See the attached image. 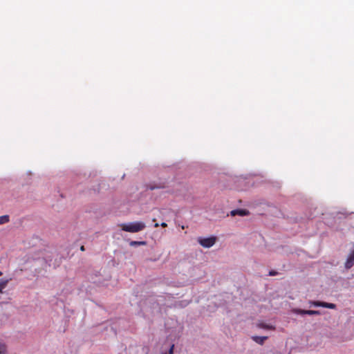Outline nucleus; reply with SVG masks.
<instances>
[{"label": "nucleus", "mask_w": 354, "mask_h": 354, "mask_svg": "<svg viewBox=\"0 0 354 354\" xmlns=\"http://www.w3.org/2000/svg\"><path fill=\"white\" fill-rule=\"evenodd\" d=\"M293 312L296 314L299 315H319L320 312L319 310H301V309H294Z\"/></svg>", "instance_id": "20e7f679"}, {"label": "nucleus", "mask_w": 354, "mask_h": 354, "mask_svg": "<svg viewBox=\"0 0 354 354\" xmlns=\"http://www.w3.org/2000/svg\"><path fill=\"white\" fill-rule=\"evenodd\" d=\"M249 214V212L246 209H234L230 212V215L232 216L239 215V216H247Z\"/></svg>", "instance_id": "423d86ee"}, {"label": "nucleus", "mask_w": 354, "mask_h": 354, "mask_svg": "<svg viewBox=\"0 0 354 354\" xmlns=\"http://www.w3.org/2000/svg\"><path fill=\"white\" fill-rule=\"evenodd\" d=\"M154 227H159V224L158 223H156L155 225H154Z\"/></svg>", "instance_id": "a211bd4d"}, {"label": "nucleus", "mask_w": 354, "mask_h": 354, "mask_svg": "<svg viewBox=\"0 0 354 354\" xmlns=\"http://www.w3.org/2000/svg\"><path fill=\"white\" fill-rule=\"evenodd\" d=\"M122 230L131 233H136L143 230L145 227V223L142 221H136L129 223H121L119 225Z\"/></svg>", "instance_id": "f257e3e1"}, {"label": "nucleus", "mask_w": 354, "mask_h": 354, "mask_svg": "<svg viewBox=\"0 0 354 354\" xmlns=\"http://www.w3.org/2000/svg\"><path fill=\"white\" fill-rule=\"evenodd\" d=\"M164 187H165V185L163 183H160L158 185H150V187H149L150 189H151V190L155 189H162Z\"/></svg>", "instance_id": "f8f14e48"}, {"label": "nucleus", "mask_w": 354, "mask_h": 354, "mask_svg": "<svg viewBox=\"0 0 354 354\" xmlns=\"http://www.w3.org/2000/svg\"><path fill=\"white\" fill-rule=\"evenodd\" d=\"M174 344H172L169 349L168 353H165V354H174Z\"/></svg>", "instance_id": "4468645a"}, {"label": "nucleus", "mask_w": 354, "mask_h": 354, "mask_svg": "<svg viewBox=\"0 0 354 354\" xmlns=\"http://www.w3.org/2000/svg\"><path fill=\"white\" fill-rule=\"evenodd\" d=\"M354 266V250L349 254L346 263L345 268L350 269Z\"/></svg>", "instance_id": "39448f33"}, {"label": "nucleus", "mask_w": 354, "mask_h": 354, "mask_svg": "<svg viewBox=\"0 0 354 354\" xmlns=\"http://www.w3.org/2000/svg\"><path fill=\"white\" fill-rule=\"evenodd\" d=\"M310 304L316 307H324L330 309H335L336 308V305L332 303H327L324 301H311Z\"/></svg>", "instance_id": "7ed1b4c3"}, {"label": "nucleus", "mask_w": 354, "mask_h": 354, "mask_svg": "<svg viewBox=\"0 0 354 354\" xmlns=\"http://www.w3.org/2000/svg\"><path fill=\"white\" fill-rule=\"evenodd\" d=\"M80 250H81V251H84V250H85V248H84V245H82V246L80 247Z\"/></svg>", "instance_id": "f3484780"}, {"label": "nucleus", "mask_w": 354, "mask_h": 354, "mask_svg": "<svg viewBox=\"0 0 354 354\" xmlns=\"http://www.w3.org/2000/svg\"><path fill=\"white\" fill-rule=\"evenodd\" d=\"M145 244H146L145 241H132L130 243V245H131V246L143 245H145Z\"/></svg>", "instance_id": "9d476101"}, {"label": "nucleus", "mask_w": 354, "mask_h": 354, "mask_svg": "<svg viewBox=\"0 0 354 354\" xmlns=\"http://www.w3.org/2000/svg\"><path fill=\"white\" fill-rule=\"evenodd\" d=\"M216 239L214 236H211L208 238H202L199 237L198 239V242L201 245L203 248H209L214 245L216 243Z\"/></svg>", "instance_id": "f03ea898"}, {"label": "nucleus", "mask_w": 354, "mask_h": 354, "mask_svg": "<svg viewBox=\"0 0 354 354\" xmlns=\"http://www.w3.org/2000/svg\"><path fill=\"white\" fill-rule=\"evenodd\" d=\"M6 353V346L5 344L0 342V354Z\"/></svg>", "instance_id": "9b49d317"}, {"label": "nucleus", "mask_w": 354, "mask_h": 354, "mask_svg": "<svg viewBox=\"0 0 354 354\" xmlns=\"http://www.w3.org/2000/svg\"><path fill=\"white\" fill-rule=\"evenodd\" d=\"M9 222V216L4 215L0 216V225L5 224Z\"/></svg>", "instance_id": "1a4fd4ad"}, {"label": "nucleus", "mask_w": 354, "mask_h": 354, "mask_svg": "<svg viewBox=\"0 0 354 354\" xmlns=\"http://www.w3.org/2000/svg\"><path fill=\"white\" fill-rule=\"evenodd\" d=\"M252 339L259 344H263L266 339H268L267 336H253Z\"/></svg>", "instance_id": "0eeeda50"}, {"label": "nucleus", "mask_w": 354, "mask_h": 354, "mask_svg": "<svg viewBox=\"0 0 354 354\" xmlns=\"http://www.w3.org/2000/svg\"><path fill=\"white\" fill-rule=\"evenodd\" d=\"M277 274V272L271 270L269 272V276H275Z\"/></svg>", "instance_id": "2eb2a0df"}, {"label": "nucleus", "mask_w": 354, "mask_h": 354, "mask_svg": "<svg viewBox=\"0 0 354 354\" xmlns=\"http://www.w3.org/2000/svg\"><path fill=\"white\" fill-rule=\"evenodd\" d=\"M259 326L260 328H265V329H274V328L272 327V326H269L268 324H260L259 325Z\"/></svg>", "instance_id": "ddd939ff"}, {"label": "nucleus", "mask_w": 354, "mask_h": 354, "mask_svg": "<svg viewBox=\"0 0 354 354\" xmlns=\"http://www.w3.org/2000/svg\"><path fill=\"white\" fill-rule=\"evenodd\" d=\"M3 274L2 272L0 271V277Z\"/></svg>", "instance_id": "6ab92c4d"}, {"label": "nucleus", "mask_w": 354, "mask_h": 354, "mask_svg": "<svg viewBox=\"0 0 354 354\" xmlns=\"http://www.w3.org/2000/svg\"><path fill=\"white\" fill-rule=\"evenodd\" d=\"M160 225H161L162 227H166L167 226V224L166 223H164V222H163V223H162L160 224Z\"/></svg>", "instance_id": "dca6fc26"}, {"label": "nucleus", "mask_w": 354, "mask_h": 354, "mask_svg": "<svg viewBox=\"0 0 354 354\" xmlns=\"http://www.w3.org/2000/svg\"><path fill=\"white\" fill-rule=\"evenodd\" d=\"M9 279L0 280V293L3 292V290L7 286Z\"/></svg>", "instance_id": "6e6552de"}]
</instances>
